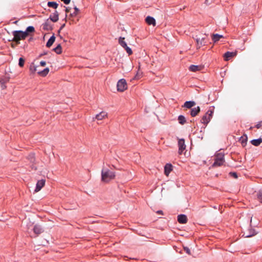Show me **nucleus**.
Returning a JSON list of instances; mask_svg holds the SVG:
<instances>
[{
  "mask_svg": "<svg viewBox=\"0 0 262 262\" xmlns=\"http://www.w3.org/2000/svg\"><path fill=\"white\" fill-rule=\"evenodd\" d=\"M115 177V173L107 168H103L101 170V181L107 183L114 179Z\"/></svg>",
  "mask_w": 262,
  "mask_h": 262,
  "instance_id": "1",
  "label": "nucleus"
},
{
  "mask_svg": "<svg viewBox=\"0 0 262 262\" xmlns=\"http://www.w3.org/2000/svg\"><path fill=\"white\" fill-rule=\"evenodd\" d=\"M12 34L14 36L12 41H15L17 45L20 43V40L25 39L28 36L27 32H24L22 31H14Z\"/></svg>",
  "mask_w": 262,
  "mask_h": 262,
  "instance_id": "2",
  "label": "nucleus"
},
{
  "mask_svg": "<svg viewBox=\"0 0 262 262\" xmlns=\"http://www.w3.org/2000/svg\"><path fill=\"white\" fill-rule=\"evenodd\" d=\"M224 161V154L222 152L217 153L215 155L212 166H220L223 164Z\"/></svg>",
  "mask_w": 262,
  "mask_h": 262,
  "instance_id": "3",
  "label": "nucleus"
},
{
  "mask_svg": "<svg viewBox=\"0 0 262 262\" xmlns=\"http://www.w3.org/2000/svg\"><path fill=\"white\" fill-rule=\"evenodd\" d=\"M213 111L212 110H208L206 113L202 117L201 122L207 125L210 121L212 118Z\"/></svg>",
  "mask_w": 262,
  "mask_h": 262,
  "instance_id": "4",
  "label": "nucleus"
},
{
  "mask_svg": "<svg viewBox=\"0 0 262 262\" xmlns=\"http://www.w3.org/2000/svg\"><path fill=\"white\" fill-rule=\"evenodd\" d=\"M117 90L119 92H122L127 88L126 80L124 79H120L117 84Z\"/></svg>",
  "mask_w": 262,
  "mask_h": 262,
  "instance_id": "5",
  "label": "nucleus"
},
{
  "mask_svg": "<svg viewBox=\"0 0 262 262\" xmlns=\"http://www.w3.org/2000/svg\"><path fill=\"white\" fill-rule=\"evenodd\" d=\"M195 39L197 43L198 48H200L201 47L205 46L207 43L206 37H202V38H200L198 37V36H196Z\"/></svg>",
  "mask_w": 262,
  "mask_h": 262,
  "instance_id": "6",
  "label": "nucleus"
},
{
  "mask_svg": "<svg viewBox=\"0 0 262 262\" xmlns=\"http://www.w3.org/2000/svg\"><path fill=\"white\" fill-rule=\"evenodd\" d=\"M179 153L182 154V152L185 149L186 145L184 139H180L178 141Z\"/></svg>",
  "mask_w": 262,
  "mask_h": 262,
  "instance_id": "7",
  "label": "nucleus"
},
{
  "mask_svg": "<svg viewBox=\"0 0 262 262\" xmlns=\"http://www.w3.org/2000/svg\"><path fill=\"white\" fill-rule=\"evenodd\" d=\"M45 182L46 181L44 179L38 181L34 191L35 192H37L41 190V189L45 186Z\"/></svg>",
  "mask_w": 262,
  "mask_h": 262,
  "instance_id": "8",
  "label": "nucleus"
},
{
  "mask_svg": "<svg viewBox=\"0 0 262 262\" xmlns=\"http://www.w3.org/2000/svg\"><path fill=\"white\" fill-rule=\"evenodd\" d=\"M107 113L105 112H101L100 113L96 115L95 118H93V120L94 119L97 120H102L105 118L107 117Z\"/></svg>",
  "mask_w": 262,
  "mask_h": 262,
  "instance_id": "9",
  "label": "nucleus"
},
{
  "mask_svg": "<svg viewBox=\"0 0 262 262\" xmlns=\"http://www.w3.org/2000/svg\"><path fill=\"white\" fill-rule=\"evenodd\" d=\"M178 221L180 224H185L187 222V216L185 214H180L178 216Z\"/></svg>",
  "mask_w": 262,
  "mask_h": 262,
  "instance_id": "10",
  "label": "nucleus"
},
{
  "mask_svg": "<svg viewBox=\"0 0 262 262\" xmlns=\"http://www.w3.org/2000/svg\"><path fill=\"white\" fill-rule=\"evenodd\" d=\"M43 229L39 225H36L34 226L33 231L36 235H39L43 232Z\"/></svg>",
  "mask_w": 262,
  "mask_h": 262,
  "instance_id": "11",
  "label": "nucleus"
},
{
  "mask_svg": "<svg viewBox=\"0 0 262 262\" xmlns=\"http://www.w3.org/2000/svg\"><path fill=\"white\" fill-rule=\"evenodd\" d=\"M200 112V107L199 106H197L196 107H194L191 109L190 111V115L192 117L196 116L198 113Z\"/></svg>",
  "mask_w": 262,
  "mask_h": 262,
  "instance_id": "12",
  "label": "nucleus"
},
{
  "mask_svg": "<svg viewBox=\"0 0 262 262\" xmlns=\"http://www.w3.org/2000/svg\"><path fill=\"white\" fill-rule=\"evenodd\" d=\"M235 52L228 51L224 54V57L226 61L229 60L230 58L236 55Z\"/></svg>",
  "mask_w": 262,
  "mask_h": 262,
  "instance_id": "13",
  "label": "nucleus"
},
{
  "mask_svg": "<svg viewBox=\"0 0 262 262\" xmlns=\"http://www.w3.org/2000/svg\"><path fill=\"white\" fill-rule=\"evenodd\" d=\"M145 20L146 23L149 25H156V20L153 17L148 16L147 17H146Z\"/></svg>",
  "mask_w": 262,
  "mask_h": 262,
  "instance_id": "14",
  "label": "nucleus"
},
{
  "mask_svg": "<svg viewBox=\"0 0 262 262\" xmlns=\"http://www.w3.org/2000/svg\"><path fill=\"white\" fill-rule=\"evenodd\" d=\"M195 105V102L194 101H186L183 107H186L187 108H191L192 107L194 106Z\"/></svg>",
  "mask_w": 262,
  "mask_h": 262,
  "instance_id": "15",
  "label": "nucleus"
},
{
  "mask_svg": "<svg viewBox=\"0 0 262 262\" xmlns=\"http://www.w3.org/2000/svg\"><path fill=\"white\" fill-rule=\"evenodd\" d=\"M59 14L57 11H55L54 13L51 15L50 16V19L53 21V22H56L58 21L59 19Z\"/></svg>",
  "mask_w": 262,
  "mask_h": 262,
  "instance_id": "16",
  "label": "nucleus"
},
{
  "mask_svg": "<svg viewBox=\"0 0 262 262\" xmlns=\"http://www.w3.org/2000/svg\"><path fill=\"white\" fill-rule=\"evenodd\" d=\"M172 170V165L171 164L167 163L164 167V172L166 176H168Z\"/></svg>",
  "mask_w": 262,
  "mask_h": 262,
  "instance_id": "17",
  "label": "nucleus"
},
{
  "mask_svg": "<svg viewBox=\"0 0 262 262\" xmlns=\"http://www.w3.org/2000/svg\"><path fill=\"white\" fill-rule=\"evenodd\" d=\"M223 38V36L222 35L214 34L212 35V39L214 42H216L220 40V38Z\"/></svg>",
  "mask_w": 262,
  "mask_h": 262,
  "instance_id": "18",
  "label": "nucleus"
},
{
  "mask_svg": "<svg viewBox=\"0 0 262 262\" xmlns=\"http://www.w3.org/2000/svg\"><path fill=\"white\" fill-rule=\"evenodd\" d=\"M262 142V139L261 138H258L256 139H253L251 141V143L252 145L254 146H258L260 145V144Z\"/></svg>",
  "mask_w": 262,
  "mask_h": 262,
  "instance_id": "19",
  "label": "nucleus"
},
{
  "mask_svg": "<svg viewBox=\"0 0 262 262\" xmlns=\"http://www.w3.org/2000/svg\"><path fill=\"white\" fill-rule=\"evenodd\" d=\"M55 40V37L54 35H52L48 40V42H47V47L48 48H50L53 43L54 42Z\"/></svg>",
  "mask_w": 262,
  "mask_h": 262,
  "instance_id": "20",
  "label": "nucleus"
},
{
  "mask_svg": "<svg viewBox=\"0 0 262 262\" xmlns=\"http://www.w3.org/2000/svg\"><path fill=\"white\" fill-rule=\"evenodd\" d=\"M201 69V67L197 65H191L189 68V70L192 72H196L200 71Z\"/></svg>",
  "mask_w": 262,
  "mask_h": 262,
  "instance_id": "21",
  "label": "nucleus"
},
{
  "mask_svg": "<svg viewBox=\"0 0 262 262\" xmlns=\"http://www.w3.org/2000/svg\"><path fill=\"white\" fill-rule=\"evenodd\" d=\"M124 37H120L118 40L119 43L123 48H124L127 46V43L124 41Z\"/></svg>",
  "mask_w": 262,
  "mask_h": 262,
  "instance_id": "22",
  "label": "nucleus"
},
{
  "mask_svg": "<svg viewBox=\"0 0 262 262\" xmlns=\"http://www.w3.org/2000/svg\"><path fill=\"white\" fill-rule=\"evenodd\" d=\"M178 120L179 123L181 125L184 124L186 122V118H185V116L183 115L179 116Z\"/></svg>",
  "mask_w": 262,
  "mask_h": 262,
  "instance_id": "23",
  "label": "nucleus"
},
{
  "mask_svg": "<svg viewBox=\"0 0 262 262\" xmlns=\"http://www.w3.org/2000/svg\"><path fill=\"white\" fill-rule=\"evenodd\" d=\"M256 234L255 231L254 229H250L249 230V233H244V235L246 237H251Z\"/></svg>",
  "mask_w": 262,
  "mask_h": 262,
  "instance_id": "24",
  "label": "nucleus"
},
{
  "mask_svg": "<svg viewBox=\"0 0 262 262\" xmlns=\"http://www.w3.org/2000/svg\"><path fill=\"white\" fill-rule=\"evenodd\" d=\"M47 5L49 7L53 8L54 9H57L58 6V4L55 2H49Z\"/></svg>",
  "mask_w": 262,
  "mask_h": 262,
  "instance_id": "25",
  "label": "nucleus"
},
{
  "mask_svg": "<svg viewBox=\"0 0 262 262\" xmlns=\"http://www.w3.org/2000/svg\"><path fill=\"white\" fill-rule=\"evenodd\" d=\"M49 72V69L48 68H47L43 70L38 72V74L42 76H46L48 74Z\"/></svg>",
  "mask_w": 262,
  "mask_h": 262,
  "instance_id": "26",
  "label": "nucleus"
},
{
  "mask_svg": "<svg viewBox=\"0 0 262 262\" xmlns=\"http://www.w3.org/2000/svg\"><path fill=\"white\" fill-rule=\"evenodd\" d=\"M257 198L258 201L262 203V188L257 191Z\"/></svg>",
  "mask_w": 262,
  "mask_h": 262,
  "instance_id": "27",
  "label": "nucleus"
},
{
  "mask_svg": "<svg viewBox=\"0 0 262 262\" xmlns=\"http://www.w3.org/2000/svg\"><path fill=\"white\" fill-rule=\"evenodd\" d=\"M54 51L57 54H60L62 52L61 51V47L60 45H58L55 48H54Z\"/></svg>",
  "mask_w": 262,
  "mask_h": 262,
  "instance_id": "28",
  "label": "nucleus"
},
{
  "mask_svg": "<svg viewBox=\"0 0 262 262\" xmlns=\"http://www.w3.org/2000/svg\"><path fill=\"white\" fill-rule=\"evenodd\" d=\"M34 31H35V29L33 27L29 26L27 28L26 31H25L24 32H27V33L29 34V33L34 32Z\"/></svg>",
  "mask_w": 262,
  "mask_h": 262,
  "instance_id": "29",
  "label": "nucleus"
},
{
  "mask_svg": "<svg viewBox=\"0 0 262 262\" xmlns=\"http://www.w3.org/2000/svg\"><path fill=\"white\" fill-rule=\"evenodd\" d=\"M240 141L241 142V143H242V145L243 146H245L246 143H247V136H246V137L245 138H243V137H241V139H240Z\"/></svg>",
  "mask_w": 262,
  "mask_h": 262,
  "instance_id": "30",
  "label": "nucleus"
},
{
  "mask_svg": "<svg viewBox=\"0 0 262 262\" xmlns=\"http://www.w3.org/2000/svg\"><path fill=\"white\" fill-rule=\"evenodd\" d=\"M124 49L125 50L126 52L128 54V55H130L133 54V51H132L131 48H130L127 46L126 47H125Z\"/></svg>",
  "mask_w": 262,
  "mask_h": 262,
  "instance_id": "31",
  "label": "nucleus"
},
{
  "mask_svg": "<svg viewBox=\"0 0 262 262\" xmlns=\"http://www.w3.org/2000/svg\"><path fill=\"white\" fill-rule=\"evenodd\" d=\"M25 60L23 58H20L19 59V63L18 64L20 67H23L24 66Z\"/></svg>",
  "mask_w": 262,
  "mask_h": 262,
  "instance_id": "32",
  "label": "nucleus"
},
{
  "mask_svg": "<svg viewBox=\"0 0 262 262\" xmlns=\"http://www.w3.org/2000/svg\"><path fill=\"white\" fill-rule=\"evenodd\" d=\"M74 10H75V11L72 14H71L72 16L76 15L77 14V13L80 11L79 9L78 8H77L76 7H75L74 8Z\"/></svg>",
  "mask_w": 262,
  "mask_h": 262,
  "instance_id": "33",
  "label": "nucleus"
},
{
  "mask_svg": "<svg viewBox=\"0 0 262 262\" xmlns=\"http://www.w3.org/2000/svg\"><path fill=\"white\" fill-rule=\"evenodd\" d=\"M184 250L185 251L186 253H187L189 255L191 254L190 250L187 247H184Z\"/></svg>",
  "mask_w": 262,
  "mask_h": 262,
  "instance_id": "34",
  "label": "nucleus"
},
{
  "mask_svg": "<svg viewBox=\"0 0 262 262\" xmlns=\"http://www.w3.org/2000/svg\"><path fill=\"white\" fill-rule=\"evenodd\" d=\"M261 122L262 121H260V122H258L256 125H255V127L257 128H260L261 126Z\"/></svg>",
  "mask_w": 262,
  "mask_h": 262,
  "instance_id": "35",
  "label": "nucleus"
},
{
  "mask_svg": "<svg viewBox=\"0 0 262 262\" xmlns=\"http://www.w3.org/2000/svg\"><path fill=\"white\" fill-rule=\"evenodd\" d=\"M29 157L30 158L31 161L32 162H34V155L32 154V155H29Z\"/></svg>",
  "mask_w": 262,
  "mask_h": 262,
  "instance_id": "36",
  "label": "nucleus"
},
{
  "mask_svg": "<svg viewBox=\"0 0 262 262\" xmlns=\"http://www.w3.org/2000/svg\"><path fill=\"white\" fill-rule=\"evenodd\" d=\"M40 64L42 67H45L46 65V62L45 61H41L40 62Z\"/></svg>",
  "mask_w": 262,
  "mask_h": 262,
  "instance_id": "37",
  "label": "nucleus"
},
{
  "mask_svg": "<svg viewBox=\"0 0 262 262\" xmlns=\"http://www.w3.org/2000/svg\"><path fill=\"white\" fill-rule=\"evenodd\" d=\"M65 4L68 5L70 3L71 0H61Z\"/></svg>",
  "mask_w": 262,
  "mask_h": 262,
  "instance_id": "38",
  "label": "nucleus"
},
{
  "mask_svg": "<svg viewBox=\"0 0 262 262\" xmlns=\"http://www.w3.org/2000/svg\"><path fill=\"white\" fill-rule=\"evenodd\" d=\"M232 176H233L235 178H237V174L236 172H232L230 173Z\"/></svg>",
  "mask_w": 262,
  "mask_h": 262,
  "instance_id": "39",
  "label": "nucleus"
},
{
  "mask_svg": "<svg viewBox=\"0 0 262 262\" xmlns=\"http://www.w3.org/2000/svg\"><path fill=\"white\" fill-rule=\"evenodd\" d=\"M157 213L158 214H163V212H162V210H158V211L157 212Z\"/></svg>",
  "mask_w": 262,
  "mask_h": 262,
  "instance_id": "40",
  "label": "nucleus"
},
{
  "mask_svg": "<svg viewBox=\"0 0 262 262\" xmlns=\"http://www.w3.org/2000/svg\"><path fill=\"white\" fill-rule=\"evenodd\" d=\"M70 9L69 7L66 8V13H68L70 11Z\"/></svg>",
  "mask_w": 262,
  "mask_h": 262,
  "instance_id": "41",
  "label": "nucleus"
},
{
  "mask_svg": "<svg viewBox=\"0 0 262 262\" xmlns=\"http://www.w3.org/2000/svg\"><path fill=\"white\" fill-rule=\"evenodd\" d=\"M64 26H65V24H63V25L61 26V27H60V30H61V29H62Z\"/></svg>",
  "mask_w": 262,
  "mask_h": 262,
  "instance_id": "42",
  "label": "nucleus"
},
{
  "mask_svg": "<svg viewBox=\"0 0 262 262\" xmlns=\"http://www.w3.org/2000/svg\"><path fill=\"white\" fill-rule=\"evenodd\" d=\"M14 23L16 24L17 23V21H15Z\"/></svg>",
  "mask_w": 262,
  "mask_h": 262,
  "instance_id": "43",
  "label": "nucleus"
},
{
  "mask_svg": "<svg viewBox=\"0 0 262 262\" xmlns=\"http://www.w3.org/2000/svg\"><path fill=\"white\" fill-rule=\"evenodd\" d=\"M137 75L136 76V78H137V79H139V77H137Z\"/></svg>",
  "mask_w": 262,
  "mask_h": 262,
  "instance_id": "44",
  "label": "nucleus"
},
{
  "mask_svg": "<svg viewBox=\"0 0 262 262\" xmlns=\"http://www.w3.org/2000/svg\"><path fill=\"white\" fill-rule=\"evenodd\" d=\"M12 47L13 48H14V45H13L12 44Z\"/></svg>",
  "mask_w": 262,
  "mask_h": 262,
  "instance_id": "45",
  "label": "nucleus"
}]
</instances>
